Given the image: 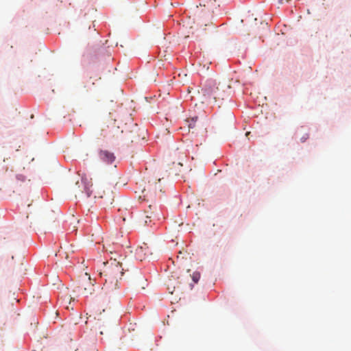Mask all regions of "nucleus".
Returning <instances> with one entry per match:
<instances>
[{
  "mask_svg": "<svg viewBox=\"0 0 351 351\" xmlns=\"http://www.w3.org/2000/svg\"><path fill=\"white\" fill-rule=\"evenodd\" d=\"M16 178L17 179L21 180V181H24L25 180V176H22V175H18L16 176Z\"/></svg>",
  "mask_w": 351,
  "mask_h": 351,
  "instance_id": "13",
  "label": "nucleus"
},
{
  "mask_svg": "<svg viewBox=\"0 0 351 351\" xmlns=\"http://www.w3.org/2000/svg\"><path fill=\"white\" fill-rule=\"evenodd\" d=\"M308 138V134H306L301 138V141L304 142L306 139Z\"/></svg>",
  "mask_w": 351,
  "mask_h": 351,
  "instance_id": "12",
  "label": "nucleus"
},
{
  "mask_svg": "<svg viewBox=\"0 0 351 351\" xmlns=\"http://www.w3.org/2000/svg\"><path fill=\"white\" fill-rule=\"evenodd\" d=\"M93 291H94L93 285H90V282L89 283L88 289L86 288V287H84L82 292L83 294H84L86 295H88L92 294Z\"/></svg>",
  "mask_w": 351,
  "mask_h": 351,
  "instance_id": "9",
  "label": "nucleus"
},
{
  "mask_svg": "<svg viewBox=\"0 0 351 351\" xmlns=\"http://www.w3.org/2000/svg\"><path fill=\"white\" fill-rule=\"evenodd\" d=\"M159 219L160 216L159 213H157L156 207L152 205H149L147 210H145L139 215L140 222L144 223L145 225Z\"/></svg>",
  "mask_w": 351,
  "mask_h": 351,
  "instance_id": "5",
  "label": "nucleus"
},
{
  "mask_svg": "<svg viewBox=\"0 0 351 351\" xmlns=\"http://www.w3.org/2000/svg\"><path fill=\"white\" fill-rule=\"evenodd\" d=\"M92 79H94L95 81L99 80L101 77L98 76L97 74H94L93 76H90L89 80L86 81V84L84 87L86 88L87 90H91L92 86L95 85V82H92Z\"/></svg>",
  "mask_w": 351,
  "mask_h": 351,
  "instance_id": "8",
  "label": "nucleus"
},
{
  "mask_svg": "<svg viewBox=\"0 0 351 351\" xmlns=\"http://www.w3.org/2000/svg\"><path fill=\"white\" fill-rule=\"evenodd\" d=\"M93 186L91 178H88L86 174L82 175L80 178V174L77 179H75L73 182L70 184V190L74 193L75 196L77 197L83 193H85L87 197H90L93 192L90 191V188Z\"/></svg>",
  "mask_w": 351,
  "mask_h": 351,
  "instance_id": "2",
  "label": "nucleus"
},
{
  "mask_svg": "<svg viewBox=\"0 0 351 351\" xmlns=\"http://www.w3.org/2000/svg\"><path fill=\"white\" fill-rule=\"evenodd\" d=\"M213 2L212 0H209L207 1V4H199V6H197L194 14L200 20V19H209L212 14L213 12Z\"/></svg>",
  "mask_w": 351,
  "mask_h": 351,
  "instance_id": "4",
  "label": "nucleus"
},
{
  "mask_svg": "<svg viewBox=\"0 0 351 351\" xmlns=\"http://www.w3.org/2000/svg\"><path fill=\"white\" fill-rule=\"evenodd\" d=\"M90 191H93L91 195H93L95 198L104 199V203L106 204H112L114 195L110 189L104 186H97L93 189H90Z\"/></svg>",
  "mask_w": 351,
  "mask_h": 351,
  "instance_id": "3",
  "label": "nucleus"
},
{
  "mask_svg": "<svg viewBox=\"0 0 351 351\" xmlns=\"http://www.w3.org/2000/svg\"><path fill=\"white\" fill-rule=\"evenodd\" d=\"M197 119V117H195V119H194V118L192 119V120H191L192 123H190L189 124V128H193L195 127V122L196 121Z\"/></svg>",
  "mask_w": 351,
  "mask_h": 351,
  "instance_id": "11",
  "label": "nucleus"
},
{
  "mask_svg": "<svg viewBox=\"0 0 351 351\" xmlns=\"http://www.w3.org/2000/svg\"><path fill=\"white\" fill-rule=\"evenodd\" d=\"M218 90L219 88L216 86V84L211 82L210 89H206V91L209 96H212L215 100L220 98L223 99V95L217 93Z\"/></svg>",
  "mask_w": 351,
  "mask_h": 351,
  "instance_id": "7",
  "label": "nucleus"
},
{
  "mask_svg": "<svg viewBox=\"0 0 351 351\" xmlns=\"http://www.w3.org/2000/svg\"><path fill=\"white\" fill-rule=\"evenodd\" d=\"M104 269L100 275L106 277L104 284V289L109 291H114L119 288V279L123 274L121 263L116 259L110 258V261L104 262Z\"/></svg>",
  "mask_w": 351,
  "mask_h": 351,
  "instance_id": "1",
  "label": "nucleus"
},
{
  "mask_svg": "<svg viewBox=\"0 0 351 351\" xmlns=\"http://www.w3.org/2000/svg\"><path fill=\"white\" fill-rule=\"evenodd\" d=\"M99 156L103 162L107 164H112L115 160L114 154L107 150H101L99 152Z\"/></svg>",
  "mask_w": 351,
  "mask_h": 351,
  "instance_id": "6",
  "label": "nucleus"
},
{
  "mask_svg": "<svg viewBox=\"0 0 351 351\" xmlns=\"http://www.w3.org/2000/svg\"><path fill=\"white\" fill-rule=\"evenodd\" d=\"M2 169H5V171H8V167H4V166H3V167H2Z\"/></svg>",
  "mask_w": 351,
  "mask_h": 351,
  "instance_id": "15",
  "label": "nucleus"
},
{
  "mask_svg": "<svg viewBox=\"0 0 351 351\" xmlns=\"http://www.w3.org/2000/svg\"><path fill=\"white\" fill-rule=\"evenodd\" d=\"M228 0H219V2L221 3H223V2H226L228 1Z\"/></svg>",
  "mask_w": 351,
  "mask_h": 351,
  "instance_id": "14",
  "label": "nucleus"
},
{
  "mask_svg": "<svg viewBox=\"0 0 351 351\" xmlns=\"http://www.w3.org/2000/svg\"><path fill=\"white\" fill-rule=\"evenodd\" d=\"M142 192H143V193H145V189H143V190L142 191Z\"/></svg>",
  "mask_w": 351,
  "mask_h": 351,
  "instance_id": "17",
  "label": "nucleus"
},
{
  "mask_svg": "<svg viewBox=\"0 0 351 351\" xmlns=\"http://www.w3.org/2000/svg\"><path fill=\"white\" fill-rule=\"evenodd\" d=\"M148 197L147 193L144 194V197Z\"/></svg>",
  "mask_w": 351,
  "mask_h": 351,
  "instance_id": "16",
  "label": "nucleus"
},
{
  "mask_svg": "<svg viewBox=\"0 0 351 351\" xmlns=\"http://www.w3.org/2000/svg\"><path fill=\"white\" fill-rule=\"evenodd\" d=\"M200 278V274L199 272H194L192 274V279L195 283H197Z\"/></svg>",
  "mask_w": 351,
  "mask_h": 351,
  "instance_id": "10",
  "label": "nucleus"
}]
</instances>
